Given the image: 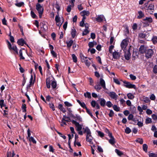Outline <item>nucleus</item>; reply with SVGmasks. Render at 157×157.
Returning <instances> with one entry per match:
<instances>
[{"mask_svg": "<svg viewBox=\"0 0 157 157\" xmlns=\"http://www.w3.org/2000/svg\"><path fill=\"white\" fill-rule=\"evenodd\" d=\"M113 105L112 102L110 101H109L106 102L105 105L107 106L109 108H110Z\"/></svg>", "mask_w": 157, "mask_h": 157, "instance_id": "47", "label": "nucleus"}, {"mask_svg": "<svg viewBox=\"0 0 157 157\" xmlns=\"http://www.w3.org/2000/svg\"><path fill=\"white\" fill-rule=\"evenodd\" d=\"M113 109L117 112H118L120 111V108L118 107L116 105H114L113 106Z\"/></svg>", "mask_w": 157, "mask_h": 157, "instance_id": "49", "label": "nucleus"}, {"mask_svg": "<svg viewBox=\"0 0 157 157\" xmlns=\"http://www.w3.org/2000/svg\"><path fill=\"white\" fill-rule=\"evenodd\" d=\"M58 108L63 113H65L66 112L65 109L63 107V105L61 104H59V105Z\"/></svg>", "mask_w": 157, "mask_h": 157, "instance_id": "25", "label": "nucleus"}, {"mask_svg": "<svg viewBox=\"0 0 157 157\" xmlns=\"http://www.w3.org/2000/svg\"><path fill=\"white\" fill-rule=\"evenodd\" d=\"M46 83L47 88L48 89H49L51 87V80L50 77L47 78L46 81Z\"/></svg>", "mask_w": 157, "mask_h": 157, "instance_id": "17", "label": "nucleus"}, {"mask_svg": "<svg viewBox=\"0 0 157 157\" xmlns=\"http://www.w3.org/2000/svg\"><path fill=\"white\" fill-rule=\"evenodd\" d=\"M94 41H93V42H89L88 43V46L90 48H92L94 47Z\"/></svg>", "mask_w": 157, "mask_h": 157, "instance_id": "52", "label": "nucleus"}, {"mask_svg": "<svg viewBox=\"0 0 157 157\" xmlns=\"http://www.w3.org/2000/svg\"><path fill=\"white\" fill-rule=\"evenodd\" d=\"M13 46L12 47V49L11 50H13L17 54H18V49H17V46L16 45L13 44Z\"/></svg>", "mask_w": 157, "mask_h": 157, "instance_id": "27", "label": "nucleus"}, {"mask_svg": "<svg viewBox=\"0 0 157 157\" xmlns=\"http://www.w3.org/2000/svg\"><path fill=\"white\" fill-rule=\"evenodd\" d=\"M108 115L110 117H112L114 115V113L113 111L112 110H110L109 113Z\"/></svg>", "mask_w": 157, "mask_h": 157, "instance_id": "62", "label": "nucleus"}, {"mask_svg": "<svg viewBox=\"0 0 157 157\" xmlns=\"http://www.w3.org/2000/svg\"><path fill=\"white\" fill-rule=\"evenodd\" d=\"M75 119L76 120H78L79 121H82V118L78 114H76L75 115Z\"/></svg>", "mask_w": 157, "mask_h": 157, "instance_id": "38", "label": "nucleus"}, {"mask_svg": "<svg viewBox=\"0 0 157 157\" xmlns=\"http://www.w3.org/2000/svg\"><path fill=\"white\" fill-rule=\"evenodd\" d=\"M86 112L91 116L92 118L94 117L92 113L90 112V110L87 108L86 109Z\"/></svg>", "mask_w": 157, "mask_h": 157, "instance_id": "58", "label": "nucleus"}, {"mask_svg": "<svg viewBox=\"0 0 157 157\" xmlns=\"http://www.w3.org/2000/svg\"><path fill=\"white\" fill-rule=\"evenodd\" d=\"M127 40L126 39H124L121 42V48L124 49L128 45Z\"/></svg>", "mask_w": 157, "mask_h": 157, "instance_id": "7", "label": "nucleus"}, {"mask_svg": "<svg viewBox=\"0 0 157 157\" xmlns=\"http://www.w3.org/2000/svg\"><path fill=\"white\" fill-rule=\"evenodd\" d=\"M136 142L139 143L140 144H143V140L141 138H138L137 139H136Z\"/></svg>", "mask_w": 157, "mask_h": 157, "instance_id": "50", "label": "nucleus"}, {"mask_svg": "<svg viewBox=\"0 0 157 157\" xmlns=\"http://www.w3.org/2000/svg\"><path fill=\"white\" fill-rule=\"evenodd\" d=\"M76 30L75 29L74 27H73L71 29V37L73 38H74L76 35Z\"/></svg>", "mask_w": 157, "mask_h": 157, "instance_id": "20", "label": "nucleus"}, {"mask_svg": "<svg viewBox=\"0 0 157 157\" xmlns=\"http://www.w3.org/2000/svg\"><path fill=\"white\" fill-rule=\"evenodd\" d=\"M154 5L153 3L150 4L147 8L145 9V11L150 13L151 14H152L154 10Z\"/></svg>", "mask_w": 157, "mask_h": 157, "instance_id": "4", "label": "nucleus"}, {"mask_svg": "<svg viewBox=\"0 0 157 157\" xmlns=\"http://www.w3.org/2000/svg\"><path fill=\"white\" fill-rule=\"evenodd\" d=\"M80 56L81 58V60L82 62H83L85 61V56H84L83 54L82 53H80Z\"/></svg>", "mask_w": 157, "mask_h": 157, "instance_id": "42", "label": "nucleus"}, {"mask_svg": "<svg viewBox=\"0 0 157 157\" xmlns=\"http://www.w3.org/2000/svg\"><path fill=\"white\" fill-rule=\"evenodd\" d=\"M123 83L124 84V86L128 88H133L135 89H136L135 85L131 84L130 82L126 81H123Z\"/></svg>", "mask_w": 157, "mask_h": 157, "instance_id": "5", "label": "nucleus"}, {"mask_svg": "<svg viewBox=\"0 0 157 157\" xmlns=\"http://www.w3.org/2000/svg\"><path fill=\"white\" fill-rule=\"evenodd\" d=\"M147 49V48L144 45H141L139 48V52L141 54L145 53Z\"/></svg>", "mask_w": 157, "mask_h": 157, "instance_id": "8", "label": "nucleus"}, {"mask_svg": "<svg viewBox=\"0 0 157 157\" xmlns=\"http://www.w3.org/2000/svg\"><path fill=\"white\" fill-rule=\"evenodd\" d=\"M51 86L53 89H56L57 86L56 81L55 80L52 81L51 82Z\"/></svg>", "mask_w": 157, "mask_h": 157, "instance_id": "24", "label": "nucleus"}, {"mask_svg": "<svg viewBox=\"0 0 157 157\" xmlns=\"http://www.w3.org/2000/svg\"><path fill=\"white\" fill-rule=\"evenodd\" d=\"M104 18V17L103 15L98 16L96 18V21L98 22H101L103 21Z\"/></svg>", "mask_w": 157, "mask_h": 157, "instance_id": "22", "label": "nucleus"}, {"mask_svg": "<svg viewBox=\"0 0 157 157\" xmlns=\"http://www.w3.org/2000/svg\"><path fill=\"white\" fill-rule=\"evenodd\" d=\"M51 52L52 55L54 57L57 58V54L53 50L51 51Z\"/></svg>", "mask_w": 157, "mask_h": 157, "instance_id": "63", "label": "nucleus"}, {"mask_svg": "<svg viewBox=\"0 0 157 157\" xmlns=\"http://www.w3.org/2000/svg\"><path fill=\"white\" fill-rule=\"evenodd\" d=\"M149 157H157V153H151L149 154Z\"/></svg>", "mask_w": 157, "mask_h": 157, "instance_id": "45", "label": "nucleus"}, {"mask_svg": "<svg viewBox=\"0 0 157 157\" xmlns=\"http://www.w3.org/2000/svg\"><path fill=\"white\" fill-rule=\"evenodd\" d=\"M72 56L73 62L75 63H77V59L75 55V54H72Z\"/></svg>", "mask_w": 157, "mask_h": 157, "instance_id": "40", "label": "nucleus"}, {"mask_svg": "<svg viewBox=\"0 0 157 157\" xmlns=\"http://www.w3.org/2000/svg\"><path fill=\"white\" fill-rule=\"evenodd\" d=\"M131 53L130 51L128 50L127 52H125L124 54V57L127 60H129L131 57Z\"/></svg>", "mask_w": 157, "mask_h": 157, "instance_id": "18", "label": "nucleus"}, {"mask_svg": "<svg viewBox=\"0 0 157 157\" xmlns=\"http://www.w3.org/2000/svg\"><path fill=\"white\" fill-rule=\"evenodd\" d=\"M85 65L88 67H89L90 65V63L87 59L85 60V61L83 62Z\"/></svg>", "mask_w": 157, "mask_h": 157, "instance_id": "53", "label": "nucleus"}, {"mask_svg": "<svg viewBox=\"0 0 157 157\" xmlns=\"http://www.w3.org/2000/svg\"><path fill=\"white\" fill-rule=\"evenodd\" d=\"M30 14L31 15L33 18H37V16L33 11H31Z\"/></svg>", "mask_w": 157, "mask_h": 157, "instance_id": "46", "label": "nucleus"}, {"mask_svg": "<svg viewBox=\"0 0 157 157\" xmlns=\"http://www.w3.org/2000/svg\"><path fill=\"white\" fill-rule=\"evenodd\" d=\"M6 42H7L8 47L9 49L10 50H11V49H12V45L11 43L8 40H6Z\"/></svg>", "mask_w": 157, "mask_h": 157, "instance_id": "34", "label": "nucleus"}, {"mask_svg": "<svg viewBox=\"0 0 157 157\" xmlns=\"http://www.w3.org/2000/svg\"><path fill=\"white\" fill-rule=\"evenodd\" d=\"M115 152L116 153L117 155L119 156H121L124 154V153L120 151L117 149H116L115 150Z\"/></svg>", "mask_w": 157, "mask_h": 157, "instance_id": "29", "label": "nucleus"}, {"mask_svg": "<svg viewBox=\"0 0 157 157\" xmlns=\"http://www.w3.org/2000/svg\"><path fill=\"white\" fill-rule=\"evenodd\" d=\"M97 103H96L95 101L92 100L91 102V105L93 107L95 108Z\"/></svg>", "mask_w": 157, "mask_h": 157, "instance_id": "43", "label": "nucleus"}, {"mask_svg": "<svg viewBox=\"0 0 157 157\" xmlns=\"http://www.w3.org/2000/svg\"><path fill=\"white\" fill-rule=\"evenodd\" d=\"M72 124H75L77 127L76 130L77 131H79L82 129V126L81 124H80L79 123L76 121H75L72 120L71 121Z\"/></svg>", "mask_w": 157, "mask_h": 157, "instance_id": "6", "label": "nucleus"}, {"mask_svg": "<svg viewBox=\"0 0 157 157\" xmlns=\"http://www.w3.org/2000/svg\"><path fill=\"white\" fill-rule=\"evenodd\" d=\"M152 122V121L151 118L147 117V118L145 120V123L147 124H148L151 123Z\"/></svg>", "mask_w": 157, "mask_h": 157, "instance_id": "39", "label": "nucleus"}, {"mask_svg": "<svg viewBox=\"0 0 157 157\" xmlns=\"http://www.w3.org/2000/svg\"><path fill=\"white\" fill-rule=\"evenodd\" d=\"M139 15L137 17V18L140 19L142 17H144V14L141 11H140L138 12Z\"/></svg>", "mask_w": 157, "mask_h": 157, "instance_id": "23", "label": "nucleus"}, {"mask_svg": "<svg viewBox=\"0 0 157 157\" xmlns=\"http://www.w3.org/2000/svg\"><path fill=\"white\" fill-rule=\"evenodd\" d=\"M36 9L38 11L39 14V17L40 18H41L43 13L44 7L39 3H37L36 5Z\"/></svg>", "mask_w": 157, "mask_h": 157, "instance_id": "1", "label": "nucleus"}, {"mask_svg": "<svg viewBox=\"0 0 157 157\" xmlns=\"http://www.w3.org/2000/svg\"><path fill=\"white\" fill-rule=\"evenodd\" d=\"M154 52L152 49H147L145 52V56L147 59L151 58L153 55Z\"/></svg>", "mask_w": 157, "mask_h": 157, "instance_id": "3", "label": "nucleus"}, {"mask_svg": "<svg viewBox=\"0 0 157 157\" xmlns=\"http://www.w3.org/2000/svg\"><path fill=\"white\" fill-rule=\"evenodd\" d=\"M131 132V129L128 127H126V129H125V132L127 134H129Z\"/></svg>", "mask_w": 157, "mask_h": 157, "instance_id": "51", "label": "nucleus"}, {"mask_svg": "<svg viewBox=\"0 0 157 157\" xmlns=\"http://www.w3.org/2000/svg\"><path fill=\"white\" fill-rule=\"evenodd\" d=\"M151 40L154 44L157 43V36H154L151 39Z\"/></svg>", "mask_w": 157, "mask_h": 157, "instance_id": "31", "label": "nucleus"}, {"mask_svg": "<svg viewBox=\"0 0 157 157\" xmlns=\"http://www.w3.org/2000/svg\"><path fill=\"white\" fill-rule=\"evenodd\" d=\"M144 102H145V103H148V102H150V100L149 99L148 97H145V98H144Z\"/></svg>", "mask_w": 157, "mask_h": 157, "instance_id": "60", "label": "nucleus"}, {"mask_svg": "<svg viewBox=\"0 0 157 157\" xmlns=\"http://www.w3.org/2000/svg\"><path fill=\"white\" fill-rule=\"evenodd\" d=\"M94 88L98 91L101 89V85L100 84L95 85L94 86Z\"/></svg>", "mask_w": 157, "mask_h": 157, "instance_id": "41", "label": "nucleus"}, {"mask_svg": "<svg viewBox=\"0 0 157 157\" xmlns=\"http://www.w3.org/2000/svg\"><path fill=\"white\" fill-rule=\"evenodd\" d=\"M134 118V116L132 114H129L128 117V120H132V121Z\"/></svg>", "mask_w": 157, "mask_h": 157, "instance_id": "48", "label": "nucleus"}, {"mask_svg": "<svg viewBox=\"0 0 157 157\" xmlns=\"http://www.w3.org/2000/svg\"><path fill=\"white\" fill-rule=\"evenodd\" d=\"M109 96L112 98L116 100L118 97L117 95L114 92H110L109 94Z\"/></svg>", "mask_w": 157, "mask_h": 157, "instance_id": "11", "label": "nucleus"}, {"mask_svg": "<svg viewBox=\"0 0 157 157\" xmlns=\"http://www.w3.org/2000/svg\"><path fill=\"white\" fill-rule=\"evenodd\" d=\"M73 44V41L71 40L69 41L66 42L67 47L68 49H70L71 47Z\"/></svg>", "mask_w": 157, "mask_h": 157, "instance_id": "19", "label": "nucleus"}, {"mask_svg": "<svg viewBox=\"0 0 157 157\" xmlns=\"http://www.w3.org/2000/svg\"><path fill=\"white\" fill-rule=\"evenodd\" d=\"M29 140L30 142H32L33 144H36V141L33 137L31 136L30 137Z\"/></svg>", "mask_w": 157, "mask_h": 157, "instance_id": "57", "label": "nucleus"}, {"mask_svg": "<svg viewBox=\"0 0 157 157\" xmlns=\"http://www.w3.org/2000/svg\"><path fill=\"white\" fill-rule=\"evenodd\" d=\"M147 35H148V36L149 35V34L147 32H146L145 33H140L139 34V37L140 38L146 39V37L147 36Z\"/></svg>", "mask_w": 157, "mask_h": 157, "instance_id": "13", "label": "nucleus"}, {"mask_svg": "<svg viewBox=\"0 0 157 157\" xmlns=\"http://www.w3.org/2000/svg\"><path fill=\"white\" fill-rule=\"evenodd\" d=\"M24 2H20L15 3V5L18 7H21L24 5Z\"/></svg>", "mask_w": 157, "mask_h": 157, "instance_id": "36", "label": "nucleus"}, {"mask_svg": "<svg viewBox=\"0 0 157 157\" xmlns=\"http://www.w3.org/2000/svg\"><path fill=\"white\" fill-rule=\"evenodd\" d=\"M98 101L101 106L104 107L105 106L106 102L104 98H100Z\"/></svg>", "mask_w": 157, "mask_h": 157, "instance_id": "10", "label": "nucleus"}, {"mask_svg": "<svg viewBox=\"0 0 157 157\" xmlns=\"http://www.w3.org/2000/svg\"><path fill=\"white\" fill-rule=\"evenodd\" d=\"M109 137L110 138L109 140V142L111 144L113 145L115 143V141L114 137L112 136V134H110Z\"/></svg>", "mask_w": 157, "mask_h": 157, "instance_id": "14", "label": "nucleus"}, {"mask_svg": "<svg viewBox=\"0 0 157 157\" xmlns=\"http://www.w3.org/2000/svg\"><path fill=\"white\" fill-rule=\"evenodd\" d=\"M55 8L58 11V12H59V11L60 10V6H59V4L57 3L55 4Z\"/></svg>", "mask_w": 157, "mask_h": 157, "instance_id": "61", "label": "nucleus"}, {"mask_svg": "<svg viewBox=\"0 0 157 157\" xmlns=\"http://www.w3.org/2000/svg\"><path fill=\"white\" fill-rule=\"evenodd\" d=\"M142 23L145 25V26H147L149 25V24L152 23L153 20L151 17H146L145 19H143Z\"/></svg>", "mask_w": 157, "mask_h": 157, "instance_id": "2", "label": "nucleus"}, {"mask_svg": "<svg viewBox=\"0 0 157 157\" xmlns=\"http://www.w3.org/2000/svg\"><path fill=\"white\" fill-rule=\"evenodd\" d=\"M153 71L154 74H157V64L154 66L153 68Z\"/></svg>", "mask_w": 157, "mask_h": 157, "instance_id": "55", "label": "nucleus"}, {"mask_svg": "<svg viewBox=\"0 0 157 157\" xmlns=\"http://www.w3.org/2000/svg\"><path fill=\"white\" fill-rule=\"evenodd\" d=\"M17 43L19 45L21 46H23L24 44H26V43L25 42L23 38H21L18 39L17 41Z\"/></svg>", "mask_w": 157, "mask_h": 157, "instance_id": "12", "label": "nucleus"}, {"mask_svg": "<svg viewBox=\"0 0 157 157\" xmlns=\"http://www.w3.org/2000/svg\"><path fill=\"white\" fill-rule=\"evenodd\" d=\"M89 31L87 29H85L83 31L82 33V36H84L86 35L88 33H89Z\"/></svg>", "mask_w": 157, "mask_h": 157, "instance_id": "56", "label": "nucleus"}, {"mask_svg": "<svg viewBox=\"0 0 157 157\" xmlns=\"http://www.w3.org/2000/svg\"><path fill=\"white\" fill-rule=\"evenodd\" d=\"M100 85L103 87L104 89H106L105 83V81L102 78H100Z\"/></svg>", "mask_w": 157, "mask_h": 157, "instance_id": "15", "label": "nucleus"}, {"mask_svg": "<svg viewBox=\"0 0 157 157\" xmlns=\"http://www.w3.org/2000/svg\"><path fill=\"white\" fill-rule=\"evenodd\" d=\"M84 95L85 98H87L89 99L91 98V94L89 92H87L84 93Z\"/></svg>", "mask_w": 157, "mask_h": 157, "instance_id": "28", "label": "nucleus"}, {"mask_svg": "<svg viewBox=\"0 0 157 157\" xmlns=\"http://www.w3.org/2000/svg\"><path fill=\"white\" fill-rule=\"evenodd\" d=\"M96 132H97L98 135L101 138L104 136V133L99 131H97Z\"/></svg>", "mask_w": 157, "mask_h": 157, "instance_id": "37", "label": "nucleus"}, {"mask_svg": "<svg viewBox=\"0 0 157 157\" xmlns=\"http://www.w3.org/2000/svg\"><path fill=\"white\" fill-rule=\"evenodd\" d=\"M93 139V138L91 134L86 135V141L87 142H89L90 143V144H92V140Z\"/></svg>", "mask_w": 157, "mask_h": 157, "instance_id": "16", "label": "nucleus"}, {"mask_svg": "<svg viewBox=\"0 0 157 157\" xmlns=\"http://www.w3.org/2000/svg\"><path fill=\"white\" fill-rule=\"evenodd\" d=\"M6 42H7L8 47L9 49L10 50H11V49H12V45L11 43L8 40H6Z\"/></svg>", "mask_w": 157, "mask_h": 157, "instance_id": "35", "label": "nucleus"}, {"mask_svg": "<svg viewBox=\"0 0 157 157\" xmlns=\"http://www.w3.org/2000/svg\"><path fill=\"white\" fill-rule=\"evenodd\" d=\"M80 105L83 109H86L87 108L86 107V104L84 102H82L80 104Z\"/></svg>", "mask_w": 157, "mask_h": 157, "instance_id": "64", "label": "nucleus"}, {"mask_svg": "<svg viewBox=\"0 0 157 157\" xmlns=\"http://www.w3.org/2000/svg\"><path fill=\"white\" fill-rule=\"evenodd\" d=\"M127 96L128 99L131 100L133 99L135 97L131 93L128 94Z\"/></svg>", "mask_w": 157, "mask_h": 157, "instance_id": "33", "label": "nucleus"}, {"mask_svg": "<svg viewBox=\"0 0 157 157\" xmlns=\"http://www.w3.org/2000/svg\"><path fill=\"white\" fill-rule=\"evenodd\" d=\"M35 78H36V75L35 74H34V78L33 79V77L32 75H31V78L30 79L29 81V83H32L33 84H34L35 82Z\"/></svg>", "mask_w": 157, "mask_h": 157, "instance_id": "26", "label": "nucleus"}, {"mask_svg": "<svg viewBox=\"0 0 157 157\" xmlns=\"http://www.w3.org/2000/svg\"><path fill=\"white\" fill-rule=\"evenodd\" d=\"M113 57L115 59H118L120 57V54L119 52L115 51L112 54Z\"/></svg>", "mask_w": 157, "mask_h": 157, "instance_id": "9", "label": "nucleus"}, {"mask_svg": "<svg viewBox=\"0 0 157 157\" xmlns=\"http://www.w3.org/2000/svg\"><path fill=\"white\" fill-rule=\"evenodd\" d=\"M83 129L84 130L83 131L84 133H86L87 135L91 134V132L90 130L88 127H86L85 128H83Z\"/></svg>", "mask_w": 157, "mask_h": 157, "instance_id": "21", "label": "nucleus"}, {"mask_svg": "<svg viewBox=\"0 0 157 157\" xmlns=\"http://www.w3.org/2000/svg\"><path fill=\"white\" fill-rule=\"evenodd\" d=\"M57 133L61 137H62L63 139H65L66 138V136L62 134L61 132H60L57 130H56Z\"/></svg>", "mask_w": 157, "mask_h": 157, "instance_id": "54", "label": "nucleus"}, {"mask_svg": "<svg viewBox=\"0 0 157 157\" xmlns=\"http://www.w3.org/2000/svg\"><path fill=\"white\" fill-rule=\"evenodd\" d=\"M0 106L1 108L6 106V104H4V100L3 99L0 100Z\"/></svg>", "mask_w": 157, "mask_h": 157, "instance_id": "44", "label": "nucleus"}, {"mask_svg": "<svg viewBox=\"0 0 157 157\" xmlns=\"http://www.w3.org/2000/svg\"><path fill=\"white\" fill-rule=\"evenodd\" d=\"M150 99L151 100L154 101L156 99V97L154 94H152L150 96Z\"/></svg>", "mask_w": 157, "mask_h": 157, "instance_id": "59", "label": "nucleus"}, {"mask_svg": "<svg viewBox=\"0 0 157 157\" xmlns=\"http://www.w3.org/2000/svg\"><path fill=\"white\" fill-rule=\"evenodd\" d=\"M57 15L56 16L55 19L56 23H58L60 21V17L59 16V12H57Z\"/></svg>", "mask_w": 157, "mask_h": 157, "instance_id": "32", "label": "nucleus"}, {"mask_svg": "<svg viewBox=\"0 0 157 157\" xmlns=\"http://www.w3.org/2000/svg\"><path fill=\"white\" fill-rule=\"evenodd\" d=\"M81 13L83 14L82 16L86 15L88 16L90 14V12L88 11L83 10L81 12Z\"/></svg>", "mask_w": 157, "mask_h": 157, "instance_id": "30", "label": "nucleus"}]
</instances>
